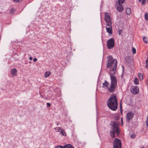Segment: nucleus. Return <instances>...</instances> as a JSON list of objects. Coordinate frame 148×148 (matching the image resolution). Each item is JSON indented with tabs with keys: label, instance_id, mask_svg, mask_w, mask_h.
Segmentation results:
<instances>
[{
	"label": "nucleus",
	"instance_id": "obj_1",
	"mask_svg": "<svg viewBox=\"0 0 148 148\" xmlns=\"http://www.w3.org/2000/svg\"><path fill=\"white\" fill-rule=\"evenodd\" d=\"M112 125L113 126L112 131V137L115 138V133H116L117 135L118 136L120 134V130L119 128L118 123L115 122H113Z\"/></svg>",
	"mask_w": 148,
	"mask_h": 148
},
{
	"label": "nucleus",
	"instance_id": "obj_2",
	"mask_svg": "<svg viewBox=\"0 0 148 148\" xmlns=\"http://www.w3.org/2000/svg\"><path fill=\"white\" fill-rule=\"evenodd\" d=\"M117 102L115 94L112 95V110L116 111L117 108Z\"/></svg>",
	"mask_w": 148,
	"mask_h": 148
},
{
	"label": "nucleus",
	"instance_id": "obj_3",
	"mask_svg": "<svg viewBox=\"0 0 148 148\" xmlns=\"http://www.w3.org/2000/svg\"><path fill=\"white\" fill-rule=\"evenodd\" d=\"M112 75L116 73V69L117 65V60L115 59H113L112 58Z\"/></svg>",
	"mask_w": 148,
	"mask_h": 148
},
{
	"label": "nucleus",
	"instance_id": "obj_4",
	"mask_svg": "<svg viewBox=\"0 0 148 148\" xmlns=\"http://www.w3.org/2000/svg\"><path fill=\"white\" fill-rule=\"evenodd\" d=\"M117 81L115 76L112 75V93L115 89L117 86Z\"/></svg>",
	"mask_w": 148,
	"mask_h": 148
},
{
	"label": "nucleus",
	"instance_id": "obj_5",
	"mask_svg": "<svg viewBox=\"0 0 148 148\" xmlns=\"http://www.w3.org/2000/svg\"><path fill=\"white\" fill-rule=\"evenodd\" d=\"M113 148H121V140L116 138L113 143Z\"/></svg>",
	"mask_w": 148,
	"mask_h": 148
},
{
	"label": "nucleus",
	"instance_id": "obj_6",
	"mask_svg": "<svg viewBox=\"0 0 148 148\" xmlns=\"http://www.w3.org/2000/svg\"><path fill=\"white\" fill-rule=\"evenodd\" d=\"M104 19L107 23L106 25L109 26H111V19L110 18V14L108 13H105Z\"/></svg>",
	"mask_w": 148,
	"mask_h": 148
},
{
	"label": "nucleus",
	"instance_id": "obj_7",
	"mask_svg": "<svg viewBox=\"0 0 148 148\" xmlns=\"http://www.w3.org/2000/svg\"><path fill=\"white\" fill-rule=\"evenodd\" d=\"M130 90L131 92L134 95L137 94L139 91V88L137 86H134L131 87Z\"/></svg>",
	"mask_w": 148,
	"mask_h": 148
},
{
	"label": "nucleus",
	"instance_id": "obj_8",
	"mask_svg": "<svg viewBox=\"0 0 148 148\" xmlns=\"http://www.w3.org/2000/svg\"><path fill=\"white\" fill-rule=\"evenodd\" d=\"M134 115V113L132 112H130L127 113L126 116L127 121L129 122L130 120H132Z\"/></svg>",
	"mask_w": 148,
	"mask_h": 148
},
{
	"label": "nucleus",
	"instance_id": "obj_9",
	"mask_svg": "<svg viewBox=\"0 0 148 148\" xmlns=\"http://www.w3.org/2000/svg\"><path fill=\"white\" fill-rule=\"evenodd\" d=\"M108 83L106 81H105V83H103V87L104 88L107 89L108 90H109L110 92H111V86L110 87V88H108Z\"/></svg>",
	"mask_w": 148,
	"mask_h": 148
},
{
	"label": "nucleus",
	"instance_id": "obj_10",
	"mask_svg": "<svg viewBox=\"0 0 148 148\" xmlns=\"http://www.w3.org/2000/svg\"><path fill=\"white\" fill-rule=\"evenodd\" d=\"M108 59L107 64V68H110V70L111 68V56H109L107 57Z\"/></svg>",
	"mask_w": 148,
	"mask_h": 148
},
{
	"label": "nucleus",
	"instance_id": "obj_11",
	"mask_svg": "<svg viewBox=\"0 0 148 148\" xmlns=\"http://www.w3.org/2000/svg\"><path fill=\"white\" fill-rule=\"evenodd\" d=\"M116 7L117 10L119 12H121L123 11V8L122 5H117Z\"/></svg>",
	"mask_w": 148,
	"mask_h": 148
},
{
	"label": "nucleus",
	"instance_id": "obj_12",
	"mask_svg": "<svg viewBox=\"0 0 148 148\" xmlns=\"http://www.w3.org/2000/svg\"><path fill=\"white\" fill-rule=\"evenodd\" d=\"M17 70L15 69H12L10 71V73L13 76L16 75Z\"/></svg>",
	"mask_w": 148,
	"mask_h": 148
},
{
	"label": "nucleus",
	"instance_id": "obj_13",
	"mask_svg": "<svg viewBox=\"0 0 148 148\" xmlns=\"http://www.w3.org/2000/svg\"><path fill=\"white\" fill-rule=\"evenodd\" d=\"M107 48L109 49H111V38L107 41Z\"/></svg>",
	"mask_w": 148,
	"mask_h": 148
},
{
	"label": "nucleus",
	"instance_id": "obj_14",
	"mask_svg": "<svg viewBox=\"0 0 148 148\" xmlns=\"http://www.w3.org/2000/svg\"><path fill=\"white\" fill-rule=\"evenodd\" d=\"M107 105L108 107L111 109V97H110L107 102Z\"/></svg>",
	"mask_w": 148,
	"mask_h": 148
},
{
	"label": "nucleus",
	"instance_id": "obj_15",
	"mask_svg": "<svg viewBox=\"0 0 148 148\" xmlns=\"http://www.w3.org/2000/svg\"><path fill=\"white\" fill-rule=\"evenodd\" d=\"M126 14L128 15H130L131 13V9L129 8H127L126 10Z\"/></svg>",
	"mask_w": 148,
	"mask_h": 148
},
{
	"label": "nucleus",
	"instance_id": "obj_16",
	"mask_svg": "<svg viewBox=\"0 0 148 148\" xmlns=\"http://www.w3.org/2000/svg\"><path fill=\"white\" fill-rule=\"evenodd\" d=\"M64 148H74L70 144H66L64 146Z\"/></svg>",
	"mask_w": 148,
	"mask_h": 148
},
{
	"label": "nucleus",
	"instance_id": "obj_17",
	"mask_svg": "<svg viewBox=\"0 0 148 148\" xmlns=\"http://www.w3.org/2000/svg\"><path fill=\"white\" fill-rule=\"evenodd\" d=\"M60 133L62 134V135L64 136H66V134L64 130L61 129Z\"/></svg>",
	"mask_w": 148,
	"mask_h": 148
},
{
	"label": "nucleus",
	"instance_id": "obj_18",
	"mask_svg": "<svg viewBox=\"0 0 148 148\" xmlns=\"http://www.w3.org/2000/svg\"><path fill=\"white\" fill-rule=\"evenodd\" d=\"M51 74V72L50 71H47L45 72V77H48Z\"/></svg>",
	"mask_w": 148,
	"mask_h": 148
},
{
	"label": "nucleus",
	"instance_id": "obj_19",
	"mask_svg": "<svg viewBox=\"0 0 148 148\" xmlns=\"http://www.w3.org/2000/svg\"><path fill=\"white\" fill-rule=\"evenodd\" d=\"M138 76L140 80H143V76L141 73H140L138 74Z\"/></svg>",
	"mask_w": 148,
	"mask_h": 148
},
{
	"label": "nucleus",
	"instance_id": "obj_20",
	"mask_svg": "<svg viewBox=\"0 0 148 148\" xmlns=\"http://www.w3.org/2000/svg\"><path fill=\"white\" fill-rule=\"evenodd\" d=\"M125 0H118V4L122 5L123 3L125 2Z\"/></svg>",
	"mask_w": 148,
	"mask_h": 148
},
{
	"label": "nucleus",
	"instance_id": "obj_21",
	"mask_svg": "<svg viewBox=\"0 0 148 148\" xmlns=\"http://www.w3.org/2000/svg\"><path fill=\"white\" fill-rule=\"evenodd\" d=\"M107 32H108L109 34H111V27L109 28H107L106 27Z\"/></svg>",
	"mask_w": 148,
	"mask_h": 148
},
{
	"label": "nucleus",
	"instance_id": "obj_22",
	"mask_svg": "<svg viewBox=\"0 0 148 148\" xmlns=\"http://www.w3.org/2000/svg\"><path fill=\"white\" fill-rule=\"evenodd\" d=\"M134 83L136 85H137L139 84V81L137 78H135L134 81Z\"/></svg>",
	"mask_w": 148,
	"mask_h": 148
},
{
	"label": "nucleus",
	"instance_id": "obj_23",
	"mask_svg": "<svg viewBox=\"0 0 148 148\" xmlns=\"http://www.w3.org/2000/svg\"><path fill=\"white\" fill-rule=\"evenodd\" d=\"M114 41L113 38H112L111 39V47L112 48L114 46Z\"/></svg>",
	"mask_w": 148,
	"mask_h": 148
},
{
	"label": "nucleus",
	"instance_id": "obj_24",
	"mask_svg": "<svg viewBox=\"0 0 148 148\" xmlns=\"http://www.w3.org/2000/svg\"><path fill=\"white\" fill-rule=\"evenodd\" d=\"M145 18L146 21L148 20V13H146L145 15Z\"/></svg>",
	"mask_w": 148,
	"mask_h": 148
},
{
	"label": "nucleus",
	"instance_id": "obj_25",
	"mask_svg": "<svg viewBox=\"0 0 148 148\" xmlns=\"http://www.w3.org/2000/svg\"><path fill=\"white\" fill-rule=\"evenodd\" d=\"M143 41H144V42L146 43H147V42H148V40H147V37H143Z\"/></svg>",
	"mask_w": 148,
	"mask_h": 148
},
{
	"label": "nucleus",
	"instance_id": "obj_26",
	"mask_svg": "<svg viewBox=\"0 0 148 148\" xmlns=\"http://www.w3.org/2000/svg\"><path fill=\"white\" fill-rule=\"evenodd\" d=\"M61 128L60 127H57L55 128V130H56V132H58L60 131V129H61Z\"/></svg>",
	"mask_w": 148,
	"mask_h": 148
},
{
	"label": "nucleus",
	"instance_id": "obj_27",
	"mask_svg": "<svg viewBox=\"0 0 148 148\" xmlns=\"http://www.w3.org/2000/svg\"><path fill=\"white\" fill-rule=\"evenodd\" d=\"M15 11V9L14 8H12L10 11V14H13L14 13Z\"/></svg>",
	"mask_w": 148,
	"mask_h": 148
},
{
	"label": "nucleus",
	"instance_id": "obj_28",
	"mask_svg": "<svg viewBox=\"0 0 148 148\" xmlns=\"http://www.w3.org/2000/svg\"><path fill=\"white\" fill-rule=\"evenodd\" d=\"M132 51L133 53V54H135L136 53V49L134 48V47L132 48Z\"/></svg>",
	"mask_w": 148,
	"mask_h": 148
},
{
	"label": "nucleus",
	"instance_id": "obj_29",
	"mask_svg": "<svg viewBox=\"0 0 148 148\" xmlns=\"http://www.w3.org/2000/svg\"><path fill=\"white\" fill-rule=\"evenodd\" d=\"M64 146H62L61 145H59L56 146L54 148H64Z\"/></svg>",
	"mask_w": 148,
	"mask_h": 148
},
{
	"label": "nucleus",
	"instance_id": "obj_30",
	"mask_svg": "<svg viewBox=\"0 0 148 148\" xmlns=\"http://www.w3.org/2000/svg\"><path fill=\"white\" fill-rule=\"evenodd\" d=\"M120 110L121 111V113L122 112V105L121 102L120 103Z\"/></svg>",
	"mask_w": 148,
	"mask_h": 148
},
{
	"label": "nucleus",
	"instance_id": "obj_31",
	"mask_svg": "<svg viewBox=\"0 0 148 148\" xmlns=\"http://www.w3.org/2000/svg\"><path fill=\"white\" fill-rule=\"evenodd\" d=\"M135 134H132L130 136V137L131 138H134L135 137Z\"/></svg>",
	"mask_w": 148,
	"mask_h": 148
},
{
	"label": "nucleus",
	"instance_id": "obj_32",
	"mask_svg": "<svg viewBox=\"0 0 148 148\" xmlns=\"http://www.w3.org/2000/svg\"><path fill=\"white\" fill-rule=\"evenodd\" d=\"M146 0H142V3L143 5H145L146 3Z\"/></svg>",
	"mask_w": 148,
	"mask_h": 148
},
{
	"label": "nucleus",
	"instance_id": "obj_33",
	"mask_svg": "<svg viewBox=\"0 0 148 148\" xmlns=\"http://www.w3.org/2000/svg\"><path fill=\"white\" fill-rule=\"evenodd\" d=\"M22 0H12V1L15 2H20V1H21Z\"/></svg>",
	"mask_w": 148,
	"mask_h": 148
},
{
	"label": "nucleus",
	"instance_id": "obj_34",
	"mask_svg": "<svg viewBox=\"0 0 148 148\" xmlns=\"http://www.w3.org/2000/svg\"><path fill=\"white\" fill-rule=\"evenodd\" d=\"M47 106H49V107H50L51 106L50 104L49 103H47Z\"/></svg>",
	"mask_w": 148,
	"mask_h": 148
},
{
	"label": "nucleus",
	"instance_id": "obj_35",
	"mask_svg": "<svg viewBox=\"0 0 148 148\" xmlns=\"http://www.w3.org/2000/svg\"><path fill=\"white\" fill-rule=\"evenodd\" d=\"M146 64H148V57H147L146 60Z\"/></svg>",
	"mask_w": 148,
	"mask_h": 148
},
{
	"label": "nucleus",
	"instance_id": "obj_36",
	"mask_svg": "<svg viewBox=\"0 0 148 148\" xmlns=\"http://www.w3.org/2000/svg\"><path fill=\"white\" fill-rule=\"evenodd\" d=\"M121 121L122 123L121 125H122L123 124V118H121Z\"/></svg>",
	"mask_w": 148,
	"mask_h": 148
},
{
	"label": "nucleus",
	"instance_id": "obj_37",
	"mask_svg": "<svg viewBox=\"0 0 148 148\" xmlns=\"http://www.w3.org/2000/svg\"><path fill=\"white\" fill-rule=\"evenodd\" d=\"M145 67L146 68H148V64H146Z\"/></svg>",
	"mask_w": 148,
	"mask_h": 148
},
{
	"label": "nucleus",
	"instance_id": "obj_38",
	"mask_svg": "<svg viewBox=\"0 0 148 148\" xmlns=\"http://www.w3.org/2000/svg\"><path fill=\"white\" fill-rule=\"evenodd\" d=\"M33 60L34 62H36L37 61V58H35L33 59Z\"/></svg>",
	"mask_w": 148,
	"mask_h": 148
},
{
	"label": "nucleus",
	"instance_id": "obj_39",
	"mask_svg": "<svg viewBox=\"0 0 148 148\" xmlns=\"http://www.w3.org/2000/svg\"><path fill=\"white\" fill-rule=\"evenodd\" d=\"M121 30H119V35H120L121 34Z\"/></svg>",
	"mask_w": 148,
	"mask_h": 148
},
{
	"label": "nucleus",
	"instance_id": "obj_40",
	"mask_svg": "<svg viewBox=\"0 0 148 148\" xmlns=\"http://www.w3.org/2000/svg\"><path fill=\"white\" fill-rule=\"evenodd\" d=\"M29 59L30 60H32V57H29Z\"/></svg>",
	"mask_w": 148,
	"mask_h": 148
},
{
	"label": "nucleus",
	"instance_id": "obj_41",
	"mask_svg": "<svg viewBox=\"0 0 148 148\" xmlns=\"http://www.w3.org/2000/svg\"><path fill=\"white\" fill-rule=\"evenodd\" d=\"M146 83H147V86H148V79L147 80V81Z\"/></svg>",
	"mask_w": 148,
	"mask_h": 148
},
{
	"label": "nucleus",
	"instance_id": "obj_42",
	"mask_svg": "<svg viewBox=\"0 0 148 148\" xmlns=\"http://www.w3.org/2000/svg\"><path fill=\"white\" fill-rule=\"evenodd\" d=\"M111 130H110V136H111Z\"/></svg>",
	"mask_w": 148,
	"mask_h": 148
},
{
	"label": "nucleus",
	"instance_id": "obj_43",
	"mask_svg": "<svg viewBox=\"0 0 148 148\" xmlns=\"http://www.w3.org/2000/svg\"><path fill=\"white\" fill-rule=\"evenodd\" d=\"M110 78H111V74H110Z\"/></svg>",
	"mask_w": 148,
	"mask_h": 148
},
{
	"label": "nucleus",
	"instance_id": "obj_44",
	"mask_svg": "<svg viewBox=\"0 0 148 148\" xmlns=\"http://www.w3.org/2000/svg\"><path fill=\"white\" fill-rule=\"evenodd\" d=\"M138 1L139 2H140L141 1V0H139Z\"/></svg>",
	"mask_w": 148,
	"mask_h": 148
},
{
	"label": "nucleus",
	"instance_id": "obj_45",
	"mask_svg": "<svg viewBox=\"0 0 148 148\" xmlns=\"http://www.w3.org/2000/svg\"><path fill=\"white\" fill-rule=\"evenodd\" d=\"M29 63H31V61H29Z\"/></svg>",
	"mask_w": 148,
	"mask_h": 148
},
{
	"label": "nucleus",
	"instance_id": "obj_46",
	"mask_svg": "<svg viewBox=\"0 0 148 148\" xmlns=\"http://www.w3.org/2000/svg\"><path fill=\"white\" fill-rule=\"evenodd\" d=\"M57 125H58V123H57Z\"/></svg>",
	"mask_w": 148,
	"mask_h": 148
},
{
	"label": "nucleus",
	"instance_id": "obj_47",
	"mask_svg": "<svg viewBox=\"0 0 148 148\" xmlns=\"http://www.w3.org/2000/svg\"><path fill=\"white\" fill-rule=\"evenodd\" d=\"M122 67H123V68H124V67H123V66H122Z\"/></svg>",
	"mask_w": 148,
	"mask_h": 148
},
{
	"label": "nucleus",
	"instance_id": "obj_48",
	"mask_svg": "<svg viewBox=\"0 0 148 148\" xmlns=\"http://www.w3.org/2000/svg\"><path fill=\"white\" fill-rule=\"evenodd\" d=\"M122 67H123V68H124V67H123V66H122Z\"/></svg>",
	"mask_w": 148,
	"mask_h": 148
},
{
	"label": "nucleus",
	"instance_id": "obj_49",
	"mask_svg": "<svg viewBox=\"0 0 148 148\" xmlns=\"http://www.w3.org/2000/svg\"><path fill=\"white\" fill-rule=\"evenodd\" d=\"M122 67H123V68H124V67H123V66H122Z\"/></svg>",
	"mask_w": 148,
	"mask_h": 148
},
{
	"label": "nucleus",
	"instance_id": "obj_50",
	"mask_svg": "<svg viewBox=\"0 0 148 148\" xmlns=\"http://www.w3.org/2000/svg\"><path fill=\"white\" fill-rule=\"evenodd\" d=\"M141 148H145L143 147H142Z\"/></svg>",
	"mask_w": 148,
	"mask_h": 148
},
{
	"label": "nucleus",
	"instance_id": "obj_51",
	"mask_svg": "<svg viewBox=\"0 0 148 148\" xmlns=\"http://www.w3.org/2000/svg\"><path fill=\"white\" fill-rule=\"evenodd\" d=\"M147 2H148V0H147Z\"/></svg>",
	"mask_w": 148,
	"mask_h": 148
},
{
	"label": "nucleus",
	"instance_id": "obj_52",
	"mask_svg": "<svg viewBox=\"0 0 148 148\" xmlns=\"http://www.w3.org/2000/svg\"><path fill=\"white\" fill-rule=\"evenodd\" d=\"M111 30H112V29H111Z\"/></svg>",
	"mask_w": 148,
	"mask_h": 148
}]
</instances>
